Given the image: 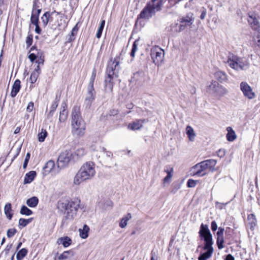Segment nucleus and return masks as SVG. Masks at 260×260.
Here are the masks:
<instances>
[{
    "instance_id": "1",
    "label": "nucleus",
    "mask_w": 260,
    "mask_h": 260,
    "mask_svg": "<svg viewBox=\"0 0 260 260\" xmlns=\"http://www.w3.org/2000/svg\"><path fill=\"white\" fill-rule=\"evenodd\" d=\"M96 174L95 164L91 161L83 164L73 179V183L79 185L84 182L91 180Z\"/></svg>"
},
{
    "instance_id": "2",
    "label": "nucleus",
    "mask_w": 260,
    "mask_h": 260,
    "mask_svg": "<svg viewBox=\"0 0 260 260\" xmlns=\"http://www.w3.org/2000/svg\"><path fill=\"white\" fill-rule=\"evenodd\" d=\"M80 203V200L78 199H75L71 201L64 199L58 202V209L64 212V222L66 220L71 221L76 217Z\"/></svg>"
},
{
    "instance_id": "3",
    "label": "nucleus",
    "mask_w": 260,
    "mask_h": 260,
    "mask_svg": "<svg viewBox=\"0 0 260 260\" xmlns=\"http://www.w3.org/2000/svg\"><path fill=\"white\" fill-rule=\"evenodd\" d=\"M199 234L201 238L203 239L205 241L204 249L207 251L201 254L198 259L199 260H206L211 256L213 252L212 236L208 226L202 223L200 226Z\"/></svg>"
},
{
    "instance_id": "4",
    "label": "nucleus",
    "mask_w": 260,
    "mask_h": 260,
    "mask_svg": "<svg viewBox=\"0 0 260 260\" xmlns=\"http://www.w3.org/2000/svg\"><path fill=\"white\" fill-rule=\"evenodd\" d=\"M120 60V57L117 56L114 59H111L108 63L106 70L107 76L105 82L106 88L109 89L110 91L113 89V79L118 76L117 72L120 69L119 64Z\"/></svg>"
},
{
    "instance_id": "5",
    "label": "nucleus",
    "mask_w": 260,
    "mask_h": 260,
    "mask_svg": "<svg viewBox=\"0 0 260 260\" xmlns=\"http://www.w3.org/2000/svg\"><path fill=\"white\" fill-rule=\"evenodd\" d=\"M72 132L77 136H82L84 134L85 124L83 120L79 108L76 107L73 109L72 113Z\"/></svg>"
},
{
    "instance_id": "6",
    "label": "nucleus",
    "mask_w": 260,
    "mask_h": 260,
    "mask_svg": "<svg viewBox=\"0 0 260 260\" xmlns=\"http://www.w3.org/2000/svg\"><path fill=\"white\" fill-rule=\"evenodd\" d=\"M226 63L231 68L236 71L246 70L249 66V63L246 58L239 57L233 54L228 56Z\"/></svg>"
},
{
    "instance_id": "7",
    "label": "nucleus",
    "mask_w": 260,
    "mask_h": 260,
    "mask_svg": "<svg viewBox=\"0 0 260 260\" xmlns=\"http://www.w3.org/2000/svg\"><path fill=\"white\" fill-rule=\"evenodd\" d=\"M161 6L162 4L160 1L157 2L156 4L152 2L148 3L141 12L138 18L145 19H149L155 14L156 11L160 9Z\"/></svg>"
},
{
    "instance_id": "8",
    "label": "nucleus",
    "mask_w": 260,
    "mask_h": 260,
    "mask_svg": "<svg viewBox=\"0 0 260 260\" xmlns=\"http://www.w3.org/2000/svg\"><path fill=\"white\" fill-rule=\"evenodd\" d=\"M194 21V18L192 13H188L180 19V24H172L171 25V29L174 32H181L186 27L191 26Z\"/></svg>"
},
{
    "instance_id": "9",
    "label": "nucleus",
    "mask_w": 260,
    "mask_h": 260,
    "mask_svg": "<svg viewBox=\"0 0 260 260\" xmlns=\"http://www.w3.org/2000/svg\"><path fill=\"white\" fill-rule=\"evenodd\" d=\"M151 57L153 62L159 66L163 61L165 52L163 49L157 46H155L151 49Z\"/></svg>"
},
{
    "instance_id": "10",
    "label": "nucleus",
    "mask_w": 260,
    "mask_h": 260,
    "mask_svg": "<svg viewBox=\"0 0 260 260\" xmlns=\"http://www.w3.org/2000/svg\"><path fill=\"white\" fill-rule=\"evenodd\" d=\"M72 158V153L70 151L65 150L62 152L57 159L58 168L60 169L67 166Z\"/></svg>"
},
{
    "instance_id": "11",
    "label": "nucleus",
    "mask_w": 260,
    "mask_h": 260,
    "mask_svg": "<svg viewBox=\"0 0 260 260\" xmlns=\"http://www.w3.org/2000/svg\"><path fill=\"white\" fill-rule=\"evenodd\" d=\"M60 168L55 167V162L53 160H49L47 161L43 168V175L46 176L49 173L52 175H56L59 172Z\"/></svg>"
},
{
    "instance_id": "12",
    "label": "nucleus",
    "mask_w": 260,
    "mask_h": 260,
    "mask_svg": "<svg viewBox=\"0 0 260 260\" xmlns=\"http://www.w3.org/2000/svg\"><path fill=\"white\" fill-rule=\"evenodd\" d=\"M206 168L201 161L191 168L190 175L192 176L202 177L206 174Z\"/></svg>"
},
{
    "instance_id": "13",
    "label": "nucleus",
    "mask_w": 260,
    "mask_h": 260,
    "mask_svg": "<svg viewBox=\"0 0 260 260\" xmlns=\"http://www.w3.org/2000/svg\"><path fill=\"white\" fill-rule=\"evenodd\" d=\"M240 89L244 96L249 100L255 98L256 94L253 91L252 88L246 82H242L240 85Z\"/></svg>"
},
{
    "instance_id": "14",
    "label": "nucleus",
    "mask_w": 260,
    "mask_h": 260,
    "mask_svg": "<svg viewBox=\"0 0 260 260\" xmlns=\"http://www.w3.org/2000/svg\"><path fill=\"white\" fill-rule=\"evenodd\" d=\"M95 92L94 88L88 87V92L86 96L84 104L86 108H89L94 99Z\"/></svg>"
},
{
    "instance_id": "15",
    "label": "nucleus",
    "mask_w": 260,
    "mask_h": 260,
    "mask_svg": "<svg viewBox=\"0 0 260 260\" xmlns=\"http://www.w3.org/2000/svg\"><path fill=\"white\" fill-rule=\"evenodd\" d=\"M247 21L251 28L256 31L260 28L259 23L257 20L256 15L254 13H248Z\"/></svg>"
},
{
    "instance_id": "16",
    "label": "nucleus",
    "mask_w": 260,
    "mask_h": 260,
    "mask_svg": "<svg viewBox=\"0 0 260 260\" xmlns=\"http://www.w3.org/2000/svg\"><path fill=\"white\" fill-rule=\"evenodd\" d=\"M41 12V9L36 10L34 7H33L30 17V21L32 24L35 25L39 24V17Z\"/></svg>"
},
{
    "instance_id": "17",
    "label": "nucleus",
    "mask_w": 260,
    "mask_h": 260,
    "mask_svg": "<svg viewBox=\"0 0 260 260\" xmlns=\"http://www.w3.org/2000/svg\"><path fill=\"white\" fill-rule=\"evenodd\" d=\"M145 122V120H137L128 124V127L132 130L140 129Z\"/></svg>"
},
{
    "instance_id": "18",
    "label": "nucleus",
    "mask_w": 260,
    "mask_h": 260,
    "mask_svg": "<svg viewBox=\"0 0 260 260\" xmlns=\"http://www.w3.org/2000/svg\"><path fill=\"white\" fill-rule=\"evenodd\" d=\"M215 78L220 82L223 83L228 80V76L224 72L220 70L217 71L214 74Z\"/></svg>"
},
{
    "instance_id": "19",
    "label": "nucleus",
    "mask_w": 260,
    "mask_h": 260,
    "mask_svg": "<svg viewBox=\"0 0 260 260\" xmlns=\"http://www.w3.org/2000/svg\"><path fill=\"white\" fill-rule=\"evenodd\" d=\"M20 83V81L19 79L16 80L14 82L11 92V96L12 98L15 97L19 91L21 87Z\"/></svg>"
},
{
    "instance_id": "20",
    "label": "nucleus",
    "mask_w": 260,
    "mask_h": 260,
    "mask_svg": "<svg viewBox=\"0 0 260 260\" xmlns=\"http://www.w3.org/2000/svg\"><path fill=\"white\" fill-rule=\"evenodd\" d=\"M228 132L226 138L228 141L233 142L237 138V135L232 127L228 126L226 127Z\"/></svg>"
},
{
    "instance_id": "21",
    "label": "nucleus",
    "mask_w": 260,
    "mask_h": 260,
    "mask_svg": "<svg viewBox=\"0 0 260 260\" xmlns=\"http://www.w3.org/2000/svg\"><path fill=\"white\" fill-rule=\"evenodd\" d=\"M36 176V172L31 171L26 173L24 177V183L27 184L31 183L35 179Z\"/></svg>"
},
{
    "instance_id": "22",
    "label": "nucleus",
    "mask_w": 260,
    "mask_h": 260,
    "mask_svg": "<svg viewBox=\"0 0 260 260\" xmlns=\"http://www.w3.org/2000/svg\"><path fill=\"white\" fill-rule=\"evenodd\" d=\"M52 14L53 12L50 13V12H46L41 17V19L44 27H46L47 25L48 22L52 18L51 15Z\"/></svg>"
},
{
    "instance_id": "23",
    "label": "nucleus",
    "mask_w": 260,
    "mask_h": 260,
    "mask_svg": "<svg viewBox=\"0 0 260 260\" xmlns=\"http://www.w3.org/2000/svg\"><path fill=\"white\" fill-rule=\"evenodd\" d=\"M165 171L167 173V176L164 178V183H168L169 184L173 176V168L172 167L167 168L165 169Z\"/></svg>"
},
{
    "instance_id": "24",
    "label": "nucleus",
    "mask_w": 260,
    "mask_h": 260,
    "mask_svg": "<svg viewBox=\"0 0 260 260\" xmlns=\"http://www.w3.org/2000/svg\"><path fill=\"white\" fill-rule=\"evenodd\" d=\"M202 162L206 168L207 170L208 169L212 170L216 166L217 161L215 159H210L202 161Z\"/></svg>"
},
{
    "instance_id": "25",
    "label": "nucleus",
    "mask_w": 260,
    "mask_h": 260,
    "mask_svg": "<svg viewBox=\"0 0 260 260\" xmlns=\"http://www.w3.org/2000/svg\"><path fill=\"white\" fill-rule=\"evenodd\" d=\"M132 216L130 213H127L120 220L119 222V226L121 228H124L127 224V222L131 219Z\"/></svg>"
},
{
    "instance_id": "26",
    "label": "nucleus",
    "mask_w": 260,
    "mask_h": 260,
    "mask_svg": "<svg viewBox=\"0 0 260 260\" xmlns=\"http://www.w3.org/2000/svg\"><path fill=\"white\" fill-rule=\"evenodd\" d=\"M74 255V252L73 250H69L64 251L59 256V260H68L73 257Z\"/></svg>"
},
{
    "instance_id": "27",
    "label": "nucleus",
    "mask_w": 260,
    "mask_h": 260,
    "mask_svg": "<svg viewBox=\"0 0 260 260\" xmlns=\"http://www.w3.org/2000/svg\"><path fill=\"white\" fill-rule=\"evenodd\" d=\"M71 239L68 237H61L57 240L58 244H62L64 247H67L71 244Z\"/></svg>"
},
{
    "instance_id": "28",
    "label": "nucleus",
    "mask_w": 260,
    "mask_h": 260,
    "mask_svg": "<svg viewBox=\"0 0 260 260\" xmlns=\"http://www.w3.org/2000/svg\"><path fill=\"white\" fill-rule=\"evenodd\" d=\"M68 116V111L66 106L61 107V110L60 112L59 120L60 122H63L66 121Z\"/></svg>"
},
{
    "instance_id": "29",
    "label": "nucleus",
    "mask_w": 260,
    "mask_h": 260,
    "mask_svg": "<svg viewBox=\"0 0 260 260\" xmlns=\"http://www.w3.org/2000/svg\"><path fill=\"white\" fill-rule=\"evenodd\" d=\"M4 212L6 217L11 220L13 217V214L12 213V206L10 203H8L5 205Z\"/></svg>"
},
{
    "instance_id": "30",
    "label": "nucleus",
    "mask_w": 260,
    "mask_h": 260,
    "mask_svg": "<svg viewBox=\"0 0 260 260\" xmlns=\"http://www.w3.org/2000/svg\"><path fill=\"white\" fill-rule=\"evenodd\" d=\"M186 133L189 140L190 141H193L195 138L196 134L192 127L189 125L187 126L186 127Z\"/></svg>"
},
{
    "instance_id": "31",
    "label": "nucleus",
    "mask_w": 260,
    "mask_h": 260,
    "mask_svg": "<svg viewBox=\"0 0 260 260\" xmlns=\"http://www.w3.org/2000/svg\"><path fill=\"white\" fill-rule=\"evenodd\" d=\"M89 231V227L86 224L84 225L83 229H80L79 230L80 237L82 239L87 238L88 236Z\"/></svg>"
},
{
    "instance_id": "32",
    "label": "nucleus",
    "mask_w": 260,
    "mask_h": 260,
    "mask_svg": "<svg viewBox=\"0 0 260 260\" xmlns=\"http://www.w3.org/2000/svg\"><path fill=\"white\" fill-rule=\"evenodd\" d=\"M38 203L39 200L36 197L30 198L26 201V204L31 208L36 207L38 204Z\"/></svg>"
},
{
    "instance_id": "33",
    "label": "nucleus",
    "mask_w": 260,
    "mask_h": 260,
    "mask_svg": "<svg viewBox=\"0 0 260 260\" xmlns=\"http://www.w3.org/2000/svg\"><path fill=\"white\" fill-rule=\"evenodd\" d=\"M219 85V84L216 81H212L208 86V91L210 93L214 94Z\"/></svg>"
},
{
    "instance_id": "34",
    "label": "nucleus",
    "mask_w": 260,
    "mask_h": 260,
    "mask_svg": "<svg viewBox=\"0 0 260 260\" xmlns=\"http://www.w3.org/2000/svg\"><path fill=\"white\" fill-rule=\"evenodd\" d=\"M228 93V90L221 85H219L218 88L214 93L216 96H222Z\"/></svg>"
},
{
    "instance_id": "35",
    "label": "nucleus",
    "mask_w": 260,
    "mask_h": 260,
    "mask_svg": "<svg viewBox=\"0 0 260 260\" xmlns=\"http://www.w3.org/2000/svg\"><path fill=\"white\" fill-rule=\"evenodd\" d=\"M27 250L26 248H22L20 250L17 254V259L22 260L27 254Z\"/></svg>"
},
{
    "instance_id": "36",
    "label": "nucleus",
    "mask_w": 260,
    "mask_h": 260,
    "mask_svg": "<svg viewBox=\"0 0 260 260\" xmlns=\"http://www.w3.org/2000/svg\"><path fill=\"white\" fill-rule=\"evenodd\" d=\"M48 133L46 129H42L41 132L38 134V140L40 142L44 141L47 136Z\"/></svg>"
},
{
    "instance_id": "37",
    "label": "nucleus",
    "mask_w": 260,
    "mask_h": 260,
    "mask_svg": "<svg viewBox=\"0 0 260 260\" xmlns=\"http://www.w3.org/2000/svg\"><path fill=\"white\" fill-rule=\"evenodd\" d=\"M32 220V218H30L28 219H24V218H20L19 220V225L21 226L22 227L26 226L28 224L30 223Z\"/></svg>"
},
{
    "instance_id": "38",
    "label": "nucleus",
    "mask_w": 260,
    "mask_h": 260,
    "mask_svg": "<svg viewBox=\"0 0 260 260\" xmlns=\"http://www.w3.org/2000/svg\"><path fill=\"white\" fill-rule=\"evenodd\" d=\"M20 213L22 215L29 216L32 214V211L31 210H30L29 208H28L27 207L23 205L22 206V207L21 208Z\"/></svg>"
},
{
    "instance_id": "39",
    "label": "nucleus",
    "mask_w": 260,
    "mask_h": 260,
    "mask_svg": "<svg viewBox=\"0 0 260 260\" xmlns=\"http://www.w3.org/2000/svg\"><path fill=\"white\" fill-rule=\"evenodd\" d=\"M105 21L104 20H103L101 22L100 26H99V27L98 29L96 34V37L97 38L99 39L101 38L104 26H105Z\"/></svg>"
},
{
    "instance_id": "40",
    "label": "nucleus",
    "mask_w": 260,
    "mask_h": 260,
    "mask_svg": "<svg viewBox=\"0 0 260 260\" xmlns=\"http://www.w3.org/2000/svg\"><path fill=\"white\" fill-rule=\"evenodd\" d=\"M77 31H78V28H77V25H76L72 29L71 35H70V36L68 39V41L69 42H72L73 41H74L75 40V36H76V32H77Z\"/></svg>"
},
{
    "instance_id": "41",
    "label": "nucleus",
    "mask_w": 260,
    "mask_h": 260,
    "mask_svg": "<svg viewBox=\"0 0 260 260\" xmlns=\"http://www.w3.org/2000/svg\"><path fill=\"white\" fill-rule=\"evenodd\" d=\"M96 72L95 69H93L92 74L90 78V81L89 83L88 87H91L93 88V84L94 82V80L96 77Z\"/></svg>"
},
{
    "instance_id": "42",
    "label": "nucleus",
    "mask_w": 260,
    "mask_h": 260,
    "mask_svg": "<svg viewBox=\"0 0 260 260\" xmlns=\"http://www.w3.org/2000/svg\"><path fill=\"white\" fill-rule=\"evenodd\" d=\"M90 149L92 151H104L105 150V148L104 147H101L99 144H94L91 146Z\"/></svg>"
},
{
    "instance_id": "43",
    "label": "nucleus",
    "mask_w": 260,
    "mask_h": 260,
    "mask_svg": "<svg viewBox=\"0 0 260 260\" xmlns=\"http://www.w3.org/2000/svg\"><path fill=\"white\" fill-rule=\"evenodd\" d=\"M254 41L257 46L260 47V28L255 33Z\"/></svg>"
},
{
    "instance_id": "44",
    "label": "nucleus",
    "mask_w": 260,
    "mask_h": 260,
    "mask_svg": "<svg viewBox=\"0 0 260 260\" xmlns=\"http://www.w3.org/2000/svg\"><path fill=\"white\" fill-rule=\"evenodd\" d=\"M39 75L38 73L32 72L29 78L30 83L32 84L35 83L37 81Z\"/></svg>"
},
{
    "instance_id": "45",
    "label": "nucleus",
    "mask_w": 260,
    "mask_h": 260,
    "mask_svg": "<svg viewBox=\"0 0 260 260\" xmlns=\"http://www.w3.org/2000/svg\"><path fill=\"white\" fill-rule=\"evenodd\" d=\"M138 40H136L133 44L132 49L131 52V56L133 57L135 56V52L137 50V46L138 45Z\"/></svg>"
},
{
    "instance_id": "46",
    "label": "nucleus",
    "mask_w": 260,
    "mask_h": 260,
    "mask_svg": "<svg viewBox=\"0 0 260 260\" xmlns=\"http://www.w3.org/2000/svg\"><path fill=\"white\" fill-rule=\"evenodd\" d=\"M216 242H217V245L218 246V248L219 249L223 248V244L224 242L223 237H217Z\"/></svg>"
},
{
    "instance_id": "47",
    "label": "nucleus",
    "mask_w": 260,
    "mask_h": 260,
    "mask_svg": "<svg viewBox=\"0 0 260 260\" xmlns=\"http://www.w3.org/2000/svg\"><path fill=\"white\" fill-rule=\"evenodd\" d=\"M198 182V181L197 180L189 179L188 180L187 182V186L189 188L194 187L196 186Z\"/></svg>"
},
{
    "instance_id": "48",
    "label": "nucleus",
    "mask_w": 260,
    "mask_h": 260,
    "mask_svg": "<svg viewBox=\"0 0 260 260\" xmlns=\"http://www.w3.org/2000/svg\"><path fill=\"white\" fill-rule=\"evenodd\" d=\"M85 149L83 148H79L75 151L76 154L79 157L83 156L85 154Z\"/></svg>"
},
{
    "instance_id": "49",
    "label": "nucleus",
    "mask_w": 260,
    "mask_h": 260,
    "mask_svg": "<svg viewBox=\"0 0 260 260\" xmlns=\"http://www.w3.org/2000/svg\"><path fill=\"white\" fill-rule=\"evenodd\" d=\"M17 230L15 229H10L7 231V236L9 238L12 237L16 233Z\"/></svg>"
},
{
    "instance_id": "50",
    "label": "nucleus",
    "mask_w": 260,
    "mask_h": 260,
    "mask_svg": "<svg viewBox=\"0 0 260 260\" xmlns=\"http://www.w3.org/2000/svg\"><path fill=\"white\" fill-rule=\"evenodd\" d=\"M58 100H56L52 102L51 106L50 107V110L55 112L58 105Z\"/></svg>"
},
{
    "instance_id": "51",
    "label": "nucleus",
    "mask_w": 260,
    "mask_h": 260,
    "mask_svg": "<svg viewBox=\"0 0 260 260\" xmlns=\"http://www.w3.org/2000/svg\"><path fill=\"white\" fill-rule=\"evenodd\" d=\"M38 55L35 54L34 53H30L28 55V58L31 62H34L38 58Z\"/></svg>"
},
{
    "instance_id": "52",
    "label": "nucleus",
    "mask_w": 260,
    "mask_h": 260,
    "mask_svg": "<svg viewBox=\"0 0 260 260\" xmlns=\"http://www.w3.org/2000/svg\"><path fill=\"white\" fill-rule=\"evenodd\" d=\"M44 58L41 56H40L39 57L38 56V58H37V60L36 61V63L38 64V65H43L44 64Z\"/></svg>"
},
{
    "instance_id": "53",
    "label": "nucleus",
    "mask_w": 260,
    "mask_h": 260,
    "mask_svg": "<svg viewBox=\"0 0 260 260\" xmlns=\"http://www.w3.org/2000/svg\"><path fill=\"white\" fill-rule=\"evenodd\" d=\"M34 104L32 102H30L27 106L26 110L28 112H30L34 109Z\"/></svg>"
},
{
    "instance_id": "54",
    "label": "nucleus",
    "mask_w": 260,
    "mask_h": 260,
    "mask_svg": "<svg viewBox=\"0 0 260 260\" xmlns=\"http://www.w3.org/2000/svg\"><path fill=\"white\" fill-rule=\"evenodd\" d=\"M224 230L221 227L218 228V230L217 232V237H223Z\"/></svg>"
},
{
    "instance_id": "55",
    "label": "nucleus",
    "mask_w": 260,
    "mask_h": 260,
    "mask_svg": "<svg viewBox=\"0 0 260 260\" xmlns=\"http://www.w3.org/2000/svg\"><path fill=\"white\" fill-rule=\"evenodd\" d=\"M32 43V36L31 35L28 36L26 40V43L28 46H30Z\"/></svg>"
},
{
    "instance_id": "56",
    "label": "nucleus",
    "mask_w": 260,
    "mask_h": 260,
    "mask_svg": "<svg viewBox=\"0 0 260 260\" xmlns=\"http://www.w3.org/2000/svg\"><path fill=\"white\" fill-rule=\"evenodd\" d=\"M211 228L212 231H215L218 227L215 221H212L211 223Z\"/></svg>"
},
{
    "instance_id": "57",
    "label": "nucleus",
    "mask_w": 260,
    "mask_h": 260,
    "mask_svg": "<svg viewBox=\"0 0 260 260\" xmlns=\"http://www.w3.org/2000/svg\"><path fill=\"white\" fill-rule=\"evenodd\" d=\"M29 158H30V154L29 153H28L26 154L24 162L23 163V166L24 168H26V167L27 166Z\"/></svg>"
},
{
    "instance_id": "58",
    "label": "nucleus",
    "mask_w": 260,
    "mask_h": 260,
    "mask_svg": "<svg viewBox=\"0 0 260 260\" xmlns=\"http://www.w3.org/2000/svg\"><path fill=\"white\" fill-rule=\"evenodd\" d=\"M250 217H251L252 219L251 224H254V225H255L256 223V219L255 216L253 214H251L248 216L249 219H250Z\"/></svg>"
},
{
    "instance_id": "59",
    "label": "nucleus",
    "mask_w": 260,
    "mask_h": 260,
    "mask_svg": "<svg viewBox=\"0 0 260 260\" xmlns=\"http://www.w3.org/2000/svg\"><path fill=\"white\" fill-rule=\"evenodd\" d=\"M35 25L36 26V28H35L36 32L38 34H40V33L41 32V29L39 27V24H35Z\"/></svg>"
},
{
    "instance_id": "60",
    "label": "nucleus",
    "mask_w": 260,
    "mask_h": 260,
    "mask_svg": "<svg viewBox=\"0 0 260 260\" xmlns=\"http://www.w3.org/2000/svg\"><path fill=\"white\" fill-rule=\"evenodd\" d=\"M103 152L105 153L106 155L108 157L110 158L112 157L113 154H112V153L111 152L109 151H106V150L104 151H103Z\"/></svg>"
},
{
    "instance_id": "61",
    "label": "nucleus",
    "mask_w": 260,
    "mask_h": 260,
    "mask_svg": "<svg viewBox=\"0 0 260 260\" xmlns=\"http://www.w3.org/2000/svg\"><path fill=\"white\" fill-rule=\"evenodd\" d=\"M40 65H37V66L35 69V70L33 72L38 73V74H40L41 71V68H40Z\"/></svg>"
},
{
    "instance_id": "62",
    "label": "nucleus",
    "mask_w": 260,
    "mask_h": 260,
    "mask_svg": "<svg viewBox=\"0 0 260 260\" xmlns=\"http://www.w3.org/2000/svg\"><path fill=\"white\" fill-rule=\"evenodd\" d=\"M118 113V111L117 110H112L110 111L109 115L110 116H114Z\"/></svg>"
},
{
    "instance_id": "63",
    "label": "nucleus",
    "mask_w": 260,
    "mask_h": 260,
    "mask_svg": "<svg viewBox=\"0 0 260 260\" xmlns=\"http://www.w3.org/2000/svg\"><path fill=\"white\" fill-rule=\"evenodd\" d=\"M225 260H235V258L231 254H228L226 256Z\"/></svg>"
},
{
    "instance_id": "64",
    "label": "nucleus",
    "mask_w": 260,
    "mask_h": 260,
    "mask_svg": "<svg viewBox=\"0 0 260 260\" xmlns=\"http://www.w3.org/2000/svg\"><path fill=\"white\" fill-rule=\"evenodd\" d=\"M54 111H52L51 110H50V111L48 112V113L47 114V118H51V117H52L53 114H54Z\"/></svg>"
}]
</instances>
